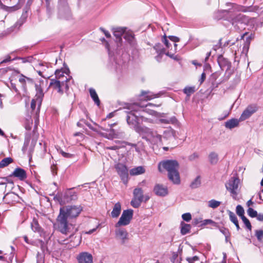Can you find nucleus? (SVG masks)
Wrapping results in <instances>:
<instances>
[{
    "label": "nucleus",
    "instance_id": "ddd939ff",
    "mask_svg": "<svg viewBox=\"0 0 263 263\" xmlns=\"http://www.w3.org/2000/svg\"><path fill=\"white\" fill-rule=\"evenodd\" d=\"M10 177H14L17 178L21 181H23L27 178V176L26 172L25 170L21 167H17L10 175Z\"/></svg>",
    "mask_w": 263,
    "mask_h": 263
},
{
    "label": "nucleus",
    "instance_id": "79ce46f5",
    "mask_svg": "<svg viewBox=\"0 0 263 263\" xmlns=\"http://www.w3.org/2000/svg\"><path fill=\"white\" fill-rule=\"evenodd\" d=\"M241 218L242 221L243 222L244 224L246 225V227L249 230H251L252 226H251V224L250 221L249 220V219L246 216H244Z\"/></svg>",
    "mask_w": 263,
    "mask_h": 263
},
{
    "label": "nucleus",
    "instance_id": "864d4df0",
    "mask_svg": "<svg viewBox=\"0 0 263 263\" xmlns=\"http://www.w3.org/2000/svg\"><path fill=\"white\" fill-rule=\"evenodd\" d=\"M121 147L117 145H114L111 146H107L106 149L110 150H118Z\"/></svg>",
    "mask_w": 263,
    "mask_h": 263
},
{
    "label": "nucleus",
    "instance_id": "58836bf2",
    "mask_svg": "<svg viewBox=\"0 0 263 263\" xmlns=\"http://www.w3.org/2000/svg\"><path fill=\"white\" fill-rule=\"evenodd\" d=\"M255 235L258 241H261L263 239V230H256L255 231Z\"/></svg>",
    "mask_w": 263,
    "mask_h": 263
},
{
    "label": "nucleus",
    "instance_id": "e2e57ef3",
    "mask_svg": "<svg viewBox=\"0 0 263 263\" xmlns=\"http://www.w3.org/2000/svg\"><path fill=\"white\" fill-rule=\"evenodd\" d=\"M247 205H248V206H250L251 205H252V204H253V202H252V201L250 199V200H249L247 202Z\"/></svg>",
    "mask_w": 263,
    "mask_h": 263
},
{
    "label": "nucleus",
    "instance_id": "0eeeda50",
    "mask_svg": "<svg viewBox=\"0 0 263 263\" xmlns=\"http://www.w3.org/2000/svg\"><path fill=\"white\" fill-rule=\"evenodd\" d=\"M258 109V107L256 104L249 105L241 114L240 121H245L249 118L253 114L255 113Z\"/></svg>",
    "mask_w": 263,
    "mask_h": 263
},
{
    "label": "nucleus",
    "instance_id": "8fccbe9b",
    "mask_svg": "<svg viewBox=\"0 0 263 263\" xmlns=\"http://www.w3.org/2000/svg\"><path fill=\"white\" fill-rule=\"evenodd\" d=\"M168 38L174 43L178 42L180 41L179 38L175 36L171 35L168 36Z\"/></svg>",
    "mask_w": 263,
    "mask_h": 263
},
{
    "label": "nucleus",
    "instance_id": "c03bdc74",
    "mask_svg": "<svg viewBox=\"0 0 263 263\" xmlns=\"http://www.w3.org/2000/svg\"><path fill=\"white\" fill-rule=\"evenodd\" d=\"M182 218L183 219V220L189 222L191 220L192 216L190 213H186L182 214Z\"/></svg>",
    "mask_w": 263,
    "mask_h": 263
},
{
    "label": "nucleus",
    "instance_id": "c85d7f7f",
    "mask_svg": "<svg viewBox=\"0 0 263 263\" xmlns=\"http://www.w3.org/2000/svg\"><path fill=\"white\" fill-rule=\"evenodd\" d=\"M181 233L185 235L190 232L191 226L189 224L185 223L184 222L181 223Z\"/></svg>",
    "mask_w": 263,
    "mask_h": 263
},
{
    "label": "nucleus",
    "instance_id": "680f3d73",
    "mask_svg": "<svg viewBox=\"0 0 263 263\" xmlns=\"http://www.w3.org/2000/svg\"><path fill=\"white\" fill-rule=\"evenodd\" d=\"M233 223L235 225V226L237 228V230L238 231L240 229V227L238 224V221H237L236 222V223Z\"/></svg>",
    "mask_w": 263,
    "mask_h": 263
},
{
    "label": "nucleus",
    "instance_id": "f704fd0d",
    "mask_svg": "<svg viewBox=\"0 0 263 263\" xmlns=\"http://www.w3.org/2000/svg\"><path fill=\"white\" fill-rule=\"evenodd\" d=\"M221 204V202L212 199L208 202V206L212 209H216Z\"/></svg>",
    "mask_w": 263,
    "mask_h": 263
},
{
    "label": "nucleus",
    "instance_id": "a18cd8bd",
    "mask_svg": "<svg viewBox=\"0 0 263 263\" xmlns=\"http://www.w3.org/2000/svg\"><path fill=\"white\" fill-rule=\"evenodd\" d=\"M60 153L61 154V155H62L63 157L66 158H71L74 157V155L69 154L68 153H66L63 151H61L60 152Z\"/></svg>",
    "mask_w": 263,
    "mask_h": 263
},
{
    "label": "nucleus",
    "instance_id": "1a4fd4ad",
    "mask_svg": "<svg viewBox=\"0 0 263 263\" xmlns=\"http://www.w3.org/2000/svg\"><path fill=\"white\" fill-rule=\"evenodd\" d=\"M116 170L124 184L128 182V170L125 165L119 163L115 166Z\"/></svg>",
    "mask_w": 263,
    "mask_h": 263
},
{
    "label": "nucleus",
    "instance_id": "dca6fc26",
    "mask_svg": "<svg viewBox=\"0 0 263 263\" xmlns=\"http://www.w3.org/2000/svg\"><path fill=\"white\" fill-rule=\"evenodd\" d=\"M18 81L22 84V87L24 90L27 89V83L31 85L34 84V81L32 79L27 77L23 74L19 76Z\"/></svg>",
    "mask_w": 263,
    "mask_h": 263
},
{
    "label": "nucleus",
    "instance_id": "f03ea898",
    "mask_svg": "<svg viewBox=\"0 0 263 263\" xmlns=\"http://www.w3.org/2000/svg\"><path fill=\"white\" fill-rule=\"evenodd\" d=\"M161 167L167 172L168 178L173 183L179 184L180 183L179 164L177 160H166L161 161L158 165V169L160 172Z\"/></svg>",
    "mask_w": 263,
    "mask_h": 263
},
{
    "label": "nucleus",
    "instance_id": "f3484780",
    "mask_svg": "<svg viewBox=\"0 0 263 263\" xmlns=\"http://www.w3.org/2000/svg\"><path fill=\"white\" fill-rule=\"evenodd\" d=\"M142 98L141 100L143 101H148L158 97L156 94H153L149 91L142 90L139 95Z\"/></svg>",
    "mask_w": 263,
    "mask_h": 263
},
{
    "label": "nucleus",
    "instance_id": "39448f33",
    "mask_svg": "<svg viewBox=\"0 0 263 263\" xmlns=\"http://www.w3.org/2000/svg\"><path fill=\"white\" fill-rule=\"evenodd\" d=\"M49 87L56 91L60 96L63 95L64 90L66 92L69 89L68 83L64 81L50 79Z\"/></svg>",
    "mask_w": 263,
    "mask_h": 263
},
{
    "label": "nucleus",
    "instance_id": "5fc2aeb1",
    "mask_svg": "<svg viewBox=\"0 0 263 263\" xmlns=\"http://www.w3.org/2000/svg\"><path fill=\"white\" fill-rule=\"evenodd\" d=\"M11 61V57L10 55H7L5 59L2 61L0 63V64L5 63Z\"/></svg>",
    "mask_w": 263,
    "mask_h": 263
},
{
    "label": "nucleus",
    "instance_id": "bb28decb",
    "mask_svg": "<svg viewBox=\"0 0 263 263\" xmlns=\"http://www.w3.org/2000/svg\"><path fill=\"white\" fill-rule=\"evenodd\" d=\"M89 91L90 96L91 98H92V99L93 100V101H94V102L98 106H100V101L99 97H98L95 89L92 88H90L89 89Z\"/></svg>",
    "mask_w": 263,
    "mask_h": 263
},
{
    "label": "nucleus",
    "instance_id": "7c9ffc66",
    "mask_svg": "<svg viewBox=\"0 0 263 263\" xmlns=\"http://www.w3.org/2000/svg\"><path fill=\"white\" fill-rule=\"evenodd\" d=\"M0 8L7 12H12L18 9V8L16 6L8 7L2 3L1 0H0Z\"/></svg>",
    "mask_w": 263,
    "mask_h": 263
},
{
    "label": "nucleus",
    "instance_id": "603ef678",
    "mask_svg": "<svg viewBox=\"0 0 263 263\" xmlns=\"http://www.w3.org/2000/svg\"><path fill=\"white\" fill-rule=\"evenodd\" d=\"M214 223V222L211 220V219H205L202 222V223L201 224V225H207V224H212Z\"/></svg>",
    "mask_w": 263,
    "mask_h": 263
},
{
    "label": "nucleus",
    "instance_id": "37998d69",
    "mask_svg": "<svg viewBox=\"0 0 263 263\" xmlns=\"http://www.w3.org/2000/svg\"><path fill=\"white\" fill-rule=\"evenodd\" d=\"M228 214H229L230 220L233 223H236V222L237 221H238V219H237V218L236 216L235 215V214L233 212L229 211L228 212Z\"/></svg>",
    "mask_w": 263,
    "mask_h": 263
},
{
    "label": "nucleus",
    "instance_id": "cd10ccee",
    "mask_svg": "<svg viewBox=\"0 0 263 263\" xmlns=\"http://www.w3.org/2000/svg\"><path fill=\"white\" fill-rule=\"evenodd\" d=\"M251 37L249 36L246 39V40L244 43L243 48H242V53L245 54L246 55H247L248 53L249 49L250 48V43H251Z\"/></svg>",
    "mask_w": 263,
    "mask_h": 263
},
{
    "label": "nucleus",
    "instance_id": "49530a36",
    "mask_svg": "<svg viewBox=\"0 0 263 263\" xmlns=\"http://www.w3.org/2000/svg\"><path fill=\"white\" fill-rule=\"evenodd\" d=\"M199 260V257L197 256H194L192 257H187L186 258V260L189 262V263H193L195 261H197Z\"/></svg>",
    "mask_w": 263,
    "mask_h": 263
},
{
    "label": "nucleus",
    "instance_id": "72a5a7b5",
    "mask_svg": "<svg viewBox=\"0 0 263 263\" xmlns=\"http://www.w3.org/2000/svg\"><path fill=\"white\" fill-rule=\"evenodd\" d=\"M76 233H74L73 234V235L71 237L70 235H69V238H73V244H72V247H76V246H79L80 243H81V236L79 235V236H75L74 237H73V236Z\"/></svg>",
    "mask_w": 263,
    "mask_h": 263
},
{
    "label": "nucleus",
    "instance_id": "423d86ee",
    "mask_svg": "<svg viewBox=\"0 0 263 263\" xmlns=\"http://www.w3.org/2000/svg\"><path fill=\"white\" fill-rule=\"evenodd\" d=\"M133 210L128 209L124 210L119 221L116 224V227L128 225L133 218Z\"/></svg>",
    "mask_w": 263,
    "mask_h": 263
},
{
    "label": "nucleus",
    "instance_id": "4468645a",
    "mask_svg": "<svg viewBox=\"0 0 263 263\" xmlns=\"http://www.w3.org/2000/svg\"><path fill=\"white\" fill-rule=\"evenodd\" d=\"M217 62L221 69L223 70L224 68H226V70H228L231 68V62L222 55H220L218 57Z\"/></svg>",
    "mask_w": 263,
    "mask_h": 263
},
{
    "label": "nucleus",
    "instance_id": "bf43d9fd",
    "mask_svg": "<svg viewBox=\"0 0 263 263\" xmlns=\"http://www.w3.org/2000/svg\"><path fill=\"white\" fill-rule=\"evenodd\" d=\"M114 116V114L113 112L109 113L107 116L106 118L110 119L113 117Z\"/></svg>",
    "mask_w": 263,
    "mask_h": 263
},
{
    "label": "nucleus",
    "instance_id": "6e6d98bb",
    "mask_svg": "<svg viewBox=\"0 0 263 263\" xmlns=\"http://www.w3.org/2000/svg\"><path fill=\"white\" fill-rule=\"evenodd\" d=\"M205 78H206V74H205V73L203 72L202 73V74L201 75V78L199 80L200 83L202 84L205 81Z\"/></svg>",
    "mask_w": 263,
    "mask_h": 263
},
{
    "label": "nucleus",
    "instance_id": "20e7f679",
    "mask_svg": "<svg viewBox=\"0 0 263 263\" xmlns=\"http://www.w3.org/2000/svg\"><path fill=\"white\" fill-rule=\"evenodd\" d=\"M134 198L131 201V205L135 208H137L140 206L141 202L144 200V201H147L149 197L148 195L144 196L143 191L141 188L137 187L134 189L133 191Z\"/></svg>",
    "mask_w": 263,
    "mask_h": 263
},
{
    "label": "nucleus",
    "instance_id": "f8f14e48",
    "mask_svg": "<svg viewBox=\"0 0 263 263\" xmlns=\"http://www.w3.org/2000/svg\"><path fill=\"white\" fill-rule=\"evenodd\" d=\"M77 259L79 263H93V257L87 252L80 253L77 256Z\"/></svg>",
    "mask_w": 263,
    "mask_h": 263
},
{
    "label": "nucleus",
    "instance_id": "0e129e2a",
    "mask_svg": "<svg viewBox=\"0 0 263 263\" xmlns=\"http://www.w3.org/2000/svg\"><path fill=\"white\" fill-rule=\"evenodd\" d=\"M23 238H24V239L26 243H29V239H28V237H27V236H26V235H25V236H24L23 237Z\"/></svg>",
    "mask_w": 263,
    "mask_h": 263
},
{
    "label": "nucleus",
    "instance_id": "052dcab7",
    "mask_svg": "<svg viewBox=\"0 0 263 263\" xmlns=\"http://www.w3.org/2000/svg\"><path fill=\"white\" fill-rule=\"evenodd\" d=\"M257 219L260 221H263V215L259 214L258 215Z\"/></svg>",
    "mask_w": 263,
    "mask_h": 263
},
{
    "label": "nucleus",
    "instance_id": "ea45409f",
    "mask_svg": "<svg viewBox=\"0 0 263 263\" xmlns=\"http://www.w3.org/2000/svg\"><path fill=\"white\" fill-rule=\"evenodd\" d=\"M236 213L239 217H240V218L245 216L244 215L245 211L243 208L240 205H238L236 206Z\"/></svg>",
    "mask_w": 263,
    "mask_h": 263
},
{
    "label": "nucleus",
    "instance_id": "9d476101",
    "mask_svg": "<svg viewBox=\"0 0 263 263\" xmlns=\"http://www.w3.org/2000/svg\"><path fill=\"white\" fill-rule=\"evenodd\" d=\"M239 180L237 177H232L226 185V188L234 196L237 195V190L238 187Z\"/></svg>",
    "mask_w": 263,
    "mask_h": 263
},
{
    "label": "nucleus",
    "instance_id": "473e14b6",
    "mask_svg": "<svg viewBox=\"0 0 263 263\" xmlns=\"http://www.w3.org/2000/svg\"><path fill=\"white\" fill-rule=\"evenodd\" d=\"M209 157L211 164H216L218 161V155L214 152L211 153Z\"/></svg>",
    "mask_w": 263,
    "mask_h": 263
},
{
    "label": "nucleus",
    "instance_id": "69168bd1",
    "mask_svg": "<svg viewBox=\"0 0 263 263\" xmlns=\"http://www.w3.org/2000/svg\"><path fill=\"white\" fill-rule=\"evenodd\" d=\"M11 86L13 88V89L14 90V91L16 92H18V89H17V88L16 87V86L15 85H13V84L12 83H11Z\"/></svg>",
    "mask_w": 263,
    "mask_h": 263
},
{
    "label": "nucleus",
    "instance_id": "9b49d317",
    "mask_svg": "<svg viewBox=\"0 0 263 263\" xmlns=\"http://www.w3.org/2000/svg\"><path fill=\"white\" fill-rule=\"evenodd\" d=\"M78 198L77 193L72 191V189H69L64 193L62 198V202L64 203H69L73 200H76Z\"/></svg>",
    "mask_w": 263,
    "mask_h": 263
},
{
    "label": "nucleus",
    "instance_id": "5701e85b",
    "mask_svg": "<svg viewBox=\"0 0 263 263\" xmlns=\"http://www.w3.org/2000/svg\"><path fill=\"white\" fill-rule=\"evenodd\" d=\"M121 211V204L119 202L114 205L112 211L111 212V216L112 218H117L120 214Z\"/></svg>",
    "mask_w": 263,
    "mask_h": 263
},
{
    "label": "nucleus",
    "instance_id": "7ed1b4c3",
    "mask_svg": "<svg viewBox=\"0 0 263 263\" xmlns=\"http://www.w3.org/2000/svg\"><path fill=\"white\" fill-rule=\"evenodd\" d=\"M137 110H132L128 112L126 116V121L128 124L140 135L149 137L154 136L153 132L149 128L145 126H142L140 124L139 122V116L140 115H137Z\"/></svg>",
    "mask_w": 263,
    "mask_h": 263
},
{
    "label": "nucleus",
    "instance_id": "e433bc0d",
    "mask_svg": "<svg viewBox=\"0 0 263 263\" xmlns=\"http://www.w3.org/2000/svg\"><path fill=\"white\" fill-rule=\"evenodd\" d=\"M36 90L37 91V93L36 95V97L43 98L44 97V93L42 88L41 87L40 85L35 84V85Z\"/></svg>",
    "mask_w": 263,
    "mask_h": 263
},
{
    "label": "nucleus",
    "instance_id": "a19ab883",
    "mask_svg": "<svg viewBox=\"0 0 263 263\" xmlns=\"http://www.w3.org/2000/svg\"><path fill=\"white\" fill-rule=\"evenodd\" d=\"M247 213L249 216H250L251 217L254 218L257 216V212L252 208H249V209L247 210Z\"/></svg>",
    "mask_w": 263,
    "mask_h": 263
},
{
    "label": "nucleus",
    "instance_id": "aec40b11",
    "mask_svg": "<svg viewBox=\"0 0 263 263\" xmlns=\"http://www.w3.org/2000/svg\"><path fill=\"white\" fill-rule=\"evenodd\" d=\"M64 71L62 69H58L55 71V79L53 80H57L60 81H64L68 83L70 81V79L64 74Z\"/></svg>",
    "mask_w": 263,
    "mask_h": 263
},
{
    "label": "nucleus",
    "instance_id": "3c124183",
    "mask_svg": "<svg viewBox=\"0 0 263 263\" xmlns=\"http://www.w3.org/2000/svg\"><path fill=\"white\" fill-rule=\"evenodd\" d=\"M100 29L104 33L106 37L110 38L111 37V35L108 31H106L102 27H101Z\"/></svg>",
    "mask_w": 263,
    "mask_h": 263
},
{
    "label": "nucleus",
    "instance_id": "774afa93",
    "mask_svg": "<svg viewBox=\"0 0 263 263\" xmlns=\"http://www.w3.org/2000/svg\"><path fill=\"white\" fill-rule=\"evenodd\" d=\"M37 72L40 76H41L43 78H45V77L43 75V73L41 71H40V70L37 71Z\"/></svg>",
    "mask_w": 263,
    "mask_h": 263
},
{
    "label": "nucleus",
    "instance_id": "2eb2a0df",
    "mask_svg": "<svg viewBox=\"0 0 263 263\" xmlns=\"http://www.w3.org/2000/svg\"><path fill=\"white\" fill-rule=\"evenodd\" d=\"M155 193L160 196H165L168 194L167 188L161 184H156L154 189Z\"/></svg>",
    "mask_w": 263,
    "mask_h": 263
},
{
    "label": "nucleus",
    "instance_id": "a878e982",
    "mask_svg": "<svg viewBox=\"0 0 263 263\" xmlns=\"http://www.w3.org/2000/svg\"><path fill=\"white\" fill-rule=\"evenodd\" d=\"M145 172V168L142 166H139L131 169L130 174L133 176L139 175L144 174Z\"/></svg>",
    "mask_w": 263,
    "mask_h": 263
},
{
    "label": "nucleus",
    "instance_id": "13d9d810",
    "mask_svg": "<svg viewBox=\"0 0 263 263\" xmlns=\"http://www.w3.org/2000/svg\"><path fill=\"white\" fill-rule=\"evenodd\" d=\"M46 2V6L48 9H50V0H45Z\"/></svg>",
    "mask_w": 263,
    "mask_h": 263
},
{
    "label": "nucleus",
    "instance_id": "c9c22d12",
    "mask_svg": "<svg viewBox=\"0 0 263 263\" xmlns=\"http://www.w3.org/2000/svg\"><path fill=\"white\" fill-rule=\"evenodd\" d=\"M201 184L200 177L198 176L191 183L190 187L192 189H196Z\"/></svg>",
    "mask_w": 263,
    "mask_h": 263
},
{
    "label": "nucleus",
    "instance_id": "4c0bfd02",
    "mask_svg": "<svg viewBox=\"0 0 263 263\" xmlns=\"http://www.w3.org/2000/svg\"><path fill=\"white\" fill-rule=\"evenodd\" d=\"M195 91V88L192 87H186L183 89V92L187 96H190Z\"/></svg>",
    "mask_w": 263,
    "mask_h": 263
},
{
    "label": "nucleus",
    "instance_id": "f257e3e1",
    "mask_svg": "<svg viewBox=\"0 0 263 263\" xmlns=\"http://www.w3.org/2000/svg\"><path fill=\"white\" fill-rule=\"evenodd\" d=\"M83 210L81 205H67L60 209L59 214L56 219L58 230L64 234H70L71 237L78 231L74 224L69 221L79 216Z\"/></svg>",
    "mask_w": 263,
    "mask_h": 263
},
{
    "label": "nucleus",
    "instance_id": "4d7b16f0",
    "mask_svg": "<svg viewBox=\"0 0 263 263\" xmlns=\"http://www.w3.org/2000/svg\"><path fill=\"white\" fill-rule=\"evenodd\" d=\"M198 157V155L196 153H194L193 154L191 155L189 157V159L190 160H193Z\"/></svg>",
    "mask_w": 263,
    "mask_h": 263
},
{
    "label": "nucleus",
    "instance_id": "338daca9",
    "mask_svg": "<svg viewBox=\"0 0 263 263\" xmlns=\"http://www.w3.org/2000/svg\"><path fill=\"white\" fill-rule=\"evenodd\" d=\"M4 179H5L7 182H8L9 183H13V182L12 181H10L8 177L4 178Z\"/></svg>",
    "mask_w": 263,
    "mask_h": 263
},
{
    "label": "nucleus",
    "instance_id": "b1692460",
    "mask_svg": "<svg viewBox=\"0 0 263 263\" xmlns=\"http://www.w3.org/2000/svg\"><path fill=\"white\" fill-rule=\"evenodd\" d=\"M31 227L34 232L41 233L43 232V230L40 226L37 219L35 217L33 218L32 221L31 223Z\"/></svg>",
    "mask_w": 263,
    "mask_h": 263
},
{
    "label": "nucleus",
    "instance_id": "de8ad7c7",
    "mask_svg": "<svg viewBox=\"0 0 263 263\" xmlns=\"http://www.w3.org/2000/svg\"><path fill=\"white\" fill-rule=\"evenodd\" d=\"M50 169L53 175L57 174L58 167L56 164L51 165Z\"/></svg>",
    "mask_w": 263,
    "mask_h": 263
},
{
    "label": "nucleus",
    "instance_id": "393cba45",
    "mask_svg": "<svg viewBox=\"0 0 263 263\" xmlns=\"http://www.w3.org/2000/svg\"><path fill=\"white\" fill-rule=\"evenodd\" d=\"M116 236L122 240L124 243L125 240L127 239L128 233L127 231L124 229H119L116 232Z\"/></svg>",
    "mask_w": 263,
    "mask_h": 263
},
{
    "label": "nucleus",
    "instance_id": "09e8293b",
    "mask_svg": "<svg viewBox=\"0 0 263 263\" xmlns=\"http://www.w3.org/2000/svg\"><path fill=\"white\" fill-rule=\"evenodd\" d=\"M162 42L165 44V45L166 46V47L169 49L170 48V47L171 46V44H170V43L168 42V41L167 40V38H166V35H164L163 36V39H162Z\"/></svg>",
    "mask_w": 263,
    "mask_h": 263
},
{
    "label": "nucleus",
    "instance_id": "4be33fe9",
    "mask_svg": "<svg viewBox=\"0 0 263 263\" xmlns=\"http://www.w3.org/2000/svg\"><path fill=\"white\" fill-rule=\"evenodd\" d=\"M239 119H231L230 120H228L225 123V126L226 128L229 129H232L234 127H237L239 125V122H241Z\"/></svg>",
    "mask_w": 263,
    "mask_h": 263
},
{
    "label": "nucleus",
    "instance_id": "c756f323",
    "mask_svg": "<svg viewBox=\"0 0 263 263\" xmlns=\"http://www.w3.org/2000/svg\"><path fill=\"white\" fill-rule=\"evenodd\" d=\"M13 162V159L11 157H7L0 161V168H4Z\"/></svg>",
    "mask_w": 263,
    "mask_h": 263
},
{
    "label": "nucleus",
    "instance_id": "a211bd4d",
    "mask_svg": "<svg viewBox=\"0 0 263 263\" xmlns=\"http://www.w3.org/2000/svg\"><path fill=\"white\" fill-rule=\"evenodd\" d=\"M124 39L127 41L128 43L132 46H134L136 44V41L134 32L132 31H128L125 32L124 35Z\"/></svg>",
    "mask_w": 263,
    "mask_h": 263
},
{
    "label": "nucleus",
    "instance_id": "6e6552de",
    "mask_svg": "<svg viewBox=\"0 0 263 263\" xmlns=\"http://www.w3.org/2000/svg\"><path fill=\"white\" fill-rule=\"evenodd\" d=\"M153 48L158 54V55L156 57V59L158 61H159L161 59L162 55L164 54L172 59L175 60L177 59L176 57L175 56L174 53H172L169 51L166 52L165 48L162 47L160 43L156 44Z\"/></svg>",
    "mask_w": 263,
    "mask_h": 263
},
{
    "label": "nucleus",
    "instance_id": "6ab92c4d",
    "mask_svg": "<svg viewBox=\"0 0 263 263\" xmlns=\"http://www.w3.org/2000/svg\"><path fill=\"white\" fill-rule=\"evenodd\" d=\"M102 129L106 132V133L103 134V136L106 138L113 139L118 138L119 136V133L112 128L109 129L102 128Z\"/></svg>",
    "mask_w": 263,
    "mask_h": 263
},
{
    "label": "nucleus",
    "instance_id": "412c9836",
    "mask_svg": "<svg viewBox=\"0 0 263 263\" xmlns=\"http://www.w3.org/2000/svg\"><path fill=\"white\" fill-rule=\"evenodd\" d=\"M125 29L122 27H117L114 30V35L118 40L119 42L121 43L122 41V35L125 34Z\"/></svg>",
    "mask_w": 263,
    "mask_h": 263
},
{
    "label": "nucleus",
    "instance_id": "2f4dec72",
    "mask_svg": "<svg viewBox=\"0 0 263 263\" xmlns=\"http://www.w3.org/2000/svg\"><path fill=\"white\" fill-rule=\"evenodd\" d=\"M42 99L36 97L35 99H33L31 102V108L32 110H34L36 107V104H38L39 107H40L42 103Z\"/></svg>",
    "mask_w": 263,
    "mask_h": 263
}]
</instances>
